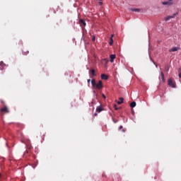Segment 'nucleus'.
Here are the masks:
<instances>
[{"mask_svg":"<svg viewBox=\"0 0 181 181\" xmlns=\"http://www.w3.org/2000/svg\"><path fill=\"white\" fill-rule=\"evenodd\" d=\"M114 107H115V110H116V111L118 110V107H117V105H115Z\"/></svg>","mask_w":181,"mask_h":181,"instance_id":"obj_19","label":"nucleus"},{"mask_svg":"<svg viewBox=\"0 0 181 181\" xmlns=\"http://www.w3.org/2000/svg\"><path fill=\"white\" fill-rule=\"evenodd\" d=\"M119 101H117V103L119 105H121V104L124 103V98H119Z\"/></svg>","mask_w":181,"mask_h":181,"instance_id":"obj_11","label":"nucleus"},{"mask_svg":"<svg viewBox=\"0 0 181 181\" xmlns=\"http://www.w3.org/2000/svg\"><path fill=\"white\" fill-rule=\"evenodd\" d=\"M79 24L81 26V28H84V26H86V21L83 19H80L79 20Z\"/></svg>","mask_w":181,"mask_h":181,"instance_id":"obj_4","label":"nucleus"},{"mask_svg":"<svg viewBox=\"0 0 181 181\" xmlns=\"http://www.w3.org/2000/svg\"><path fill=\"white\" fill-rule=\"evenodd\" d=\"M1 112H5L6 114H8L9 112V110H8V107L5 106L4 107L1 108L0 110Z\"/></svg>","mask_w":181,"mask_h":181,"instance_id":"obj_3","label":"nucleus"},{"mask_svg":"<svg viewBox=\"0 0 181 181\" xmlns=\"http://www.w3.org/2000/svg\"><path fill=\"white\" fill-rule=\"evenodd\" d=\"M169 1H173V0H169Z\"/></svg>","mask_w":181,"mask_h":181,"instance_id":"obj_32","label":"nucleus"},{"mask_svg":"<svg viewBox=\"0 0 181 181\" xmlns=\"http://www.w3.org/2000/svg\"><path fill=\"white\" fill-rule=\"evenodd\" d=\"M101 78H102V80H108V76H107L106 74H103L101 75Z\"/></svg>","mask_w":181,"mask_h":181,"instance_id":"obj_9","label":"nucleus"},{"mask_svg":"<svg viewBox=\"0 0 181 181\" xmlns=\"http://www.w3.org/2000/svg\"><path fill=\"white\" fill-rule=\"evenodd\" d=\"M176 16V14H173V16H168V17L165 18V22H168V21H170V19L175 18Z\"/></svg>","mask_w":181,"mask_h":181,"instance_id":"obj_5","label":"nucleus"},{"mask_svg":"<svg viewBox=\"0 0 181 181\" xmlns=\"http://www.w3.org/2000/svg\"><path fill=\"white\" fill-rule=\"evenodd\" d=\"M91 80L90 79H88V84H90Z\"/></svg>","mask_w":181,"mask_h":181,"instance_id":"obj_23","label":"nucleus"},{"mask_svg":"<svg viewBox=\"0 0 181 181\" xmlns=\"http://www.w3.org/2000/svg\"><path fill=\"white\" fill-rule=\"evenodd\" d=\"M0 66H2V67H4V66H5V64H4V62H1Z\"/></svg>","mask_w":181,"mask_h":181,"instance_id":"obj_20","label":"nucleus"},{"mask_svg":"<svg viewBox=\"0 0 181 181\" xmlns=\"http://www.w3.org/2000/svg\"><path fill=\"white\" fill-rule=\"evenodd\" d=\"M110 62L114 63V59H115V54H111L110 56Z\"/></svg>","mask_w":181,"mask_h":181,"instance_id":"obj_8","label":"nucleus"},{"mask_svg":"<svg viewBox=\"0 0 181 181\" xmlns=\"http://www.w3.org/2000/svg\"><path fill=\"white\" fill-rule=\"evenodd\" d=\"M169 69H170L169 65L166 64L165 66V71H169Z\"/></svg>","mask_w":181,"mask_h":181,"instance_id":"obj_17","label":"nucleus"},{"mask_svg":"<svg viewBox=\"0 0 181 181\" xmlns=\"http://www.w3.org/2000/svg\"><path fill=\"white\" fill-rule=\"evenodd\" d=\"M180 71H181V68L180 69Z\"/></svg>","mask_w":181,"mask_h":181,"instance_id":"obj_29","label":"nucleus"},{"mask_svg":"<svg viewBox=\"0 0 181 181\" xmlns=\"http://www.w3.org/2000/svg\"><path fill=\"white\" fill-rule=\"evenodd\" d=\"M102 96L105 100L106 97H105V95H104V93L102 94Z\"/></svg>","mask_w":181,"mask_h":181,"instance_id":"obj_21","label":"nucleus"},{"mask_svg":"<svg viewBox=\"0 0 181 181\" xmlns=\"http://www.w3.org/2000/svg\"><path fill=\"white\" fill-rule=\"evenodd\" d=\"M24 54H29V51L24 52Z\"/></svg>","mask_w":181,"mask_h":181,"instance_id":"obj_22","label":"nucleus"},{"mask_svg":"<svg viewBox=\"0 0 181 181\" xmlns=\"http://www.w3.org/2000/svg\"><path fill=\"white\" fill-rule=\"evenodd\" d=\"M1 173H0V177H1Z\"/></svg>","mask_w":181,"mask_h":181,"instance_id":"obj_31","label":"nucleus"},{"mask_svg":"<svg viewBox=\"0 0 181 181\" xmlns=\"http://www.w3.org/2000/svg\"><path fill=\"white\" fill-rule=\"evenodd\" d=\"M94 40H95V37L93 38V42H94Z\"/></svg>","mask_w":181,"mask_h":181,"instance_id":"obj_27","label":"nucleus"},{"mask_svg":"<svg viewBox=\"0 0 181 181\" xmlns=\"http://www.w3.org/2000/svg\"><path fill=\"white\" fill-rule=\"evenodd\" d=\"M97 115H98V114H97V112H95V113L94 114V116H95V117H97Z\"/></svg>","mask_w":181,"mask_h":181,"instance_id":"obj_25","label":"nucleus"},{"mask_svg":"<svg viewBox=\"0 0 181 181\" xmlns=\"http://www.w3.org/2000/svg\"><path fill=\"white\" fill-rule=\"evenodd\" d=\"M159 80H160V77H159Z\"/></svg>","mask_w":181,"mask_h":181,"instance_id":"obj_30","label":"nucleus"},{"mask_svg":"<svg viewBox=\"0 0 181 181\" xmlns=\"http://www.w3.org/2000/svg\"><path fill=\"white\" fill-rule=\"evenodd\" d=\"M130 107H132V108H134V107H136V102H132L131 103V104H130Z\"/></svg>","mask_w":181,"mask_h":181,"instance_id":"obj_14","label":"nucleus"},{"mask_svg":"<svg viewBox=\"0 0 181 181\" xmlns=\"http://www.w3.org/2000/svg\"><path fill=\"white\" fill-rule=\"evenodd\" d=\"M168 84L172 88H176V82L171 78L168 80Z\"/></svg>","mask_w":181,"mask_h":181,"instance_id":"obj_2","label":"nucleus"},{"mask_svg":"<svg viewBox=\"0 0 181 181\" xmlns=\"http://www.w3.org/2000/svg\"><path fill=\"white\" fill-rule=\"evenodd\" d=\"M103 107H101V105H99V106H98L97 107V108H96V112H101V111H103Z\"/></svg>","mask_w":181,"mask_h":181,"instance_id":"obj_10","label":"nucleus"},{"mask_svg":"<svg viewBox=\"0 0 181 181\" xmlns=\"http://www.w3.org/2000/svg\"><path fill=\"white\" fill-rule=\"evenodd\" d=\"M160 76L162 83H165V74L163 71L160 72Z\"/></svg>","mask_w":181,"mask_h":181,"instance_id":"obj_7","label":"nucleus"},{"mask_svg":"<svg viewBox=\"0 0 181 181\" xmlns=\"http://www.w3.org/2000/svg\"><path fill=\"white\" fill-rule=\"evenodd\" d=\"M95 105V100H93L92 101V107H94Z\"/></svg>","mask_w":181,"mask_h":181,"instance_id":"obj_18","label":"nucleus"},{"mask_svg":"<svg viewBox=\"0 0 181 181\" xmlns=\"http://www.w3.org/2000/svg\"><path fill=\"white\" fill-rule=\"evenodd\" d=\"M112 37H114V35H111L110 42H109L110 46H112V43H114V40H112Z\"/></svg>","mask_w":181,"mask_h":181,"instance_id":"obj_13","label":"nucleus"},{"mask_svg":"<svg viewBox=\"0 0 181 181\" xmlns=\"http://www.w3.org/2000/svg\"><path fill=\"white\" fill-rule=\"evenodd\" d=\"M162 4L163 5H168V6L173 4V3L170 1H163Z\"/></svg>","mask_w":181,"mask_h":181,"instance_id":"obj_12","label":"nucleus"},{"mask_svg":"<svg viewBox=\"0 0 181 181\" xmlns=\"http://www.w3.org/2000/svg\"><path fill=\"white\" fill-rule=\"evenodd\" d=\"M122 128H124V127L122 126H120L119 129L121 130V129H122Z\"/></svg>","mask_w":181,"mask_h":181,"instance_id":"obj_24","label":"nucleus"},{"mask_svg":"<svg viewBox=\"0 0 181 181\" xmlns=\"http://www.w3.org/2000/svg\"><path fill=\"white\" fill-rule=\"evenodd\" d=\"M132 11L133 12H139L141 11V9H139V8H132Z\"/></svg>","mask_w":181,"mask_h":181,"instance_id":"obj_16","label":"nucleus"},{"mask_svg":"<svg viewBox=\"0 0 181 181\" xmlns=\"http://www.w3.org/2000/svg\"><path fill=\"white\" fill-rule=\"evenodd\" d=\"M91 84H92V87H95L97 90H101V88L104 87L103 86V81H99L97 83V82L95 81V79H92Z\"/></svg>","mask_w":181,"mask_h":181,"instance_id":"obj_1","label":"nucleus"},{"mask_svg":"<svg viewBox=\"0 0 181 181\" xmlns=\"http://www.w3.org/2000/svg\"><path fill=\"white\" fill-rule=\"evenodd\" d=\"M89 73H91V76H97L94 69H92L90 71H89Z\"/></svg>","mask_w":181,"mask_h":181,"instance_id":"obj_15","label":"nucleus"},{"mask_svg":"<svg viewBox=\"0 0 181 181\" xmlns=\"http://www.w3.org/2000/svg\"><path fill=\"white\" fill-rule=\"evenodd\" d=\"M122 132H125V129H122Z\"/></svg>","mask_w":181,"mask_h":181,"instance_id":"obj_26","label":"nucleus"},{"mask_svg":"<svg viewBox=\"0 0 181 181\" xmlns=\"http://www.w3.org/2000/svg\"><path fill=\"white\" fill-rule=\"evenodd\" d=\"M100 5H103V2H100Z\"/></svg>","mask_w":181,"mask_h":181,"instance_id":"obj_28","label":"nucleus"},{"mask_svg":"<svg viewBox=\"0 0 181 181\" xmlns=\"http://www.w3.org/2000/svg\"><path fill=\"white\" fill-rule=\"evenodd\" d=\"M177 50H179V47H174L171 49H169V52H177Z\"/></svg>","mask_w":181,"mask_h":181,"instance_id":"obj_6","label":"nucleus"}]
</instances>
